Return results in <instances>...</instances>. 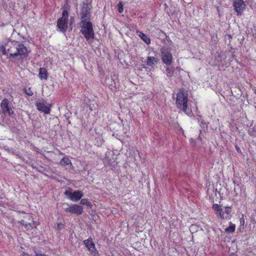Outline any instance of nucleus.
I'll return each mask as SVG.
<instances>
[{"instance_id": "nucleus-1", "label": "nucleus", "mask_w": 256, "mask_h": 256, "mask_svg": "<svg viewBox=\"0 0 256 256\" xmlns=\"http://www.w3.org/2000/svg\"><path fill=\"white\" fill-rule=\"evenodd\" d=\"M0 52L7 55L9 58H24L28 56L27 48L18 42L12 43L7 50L4 46H0Z\"/></svg>"}, {"instance_id": "nucleus-2", "label": "nucleus", "mask_w": 256, "mask_h": 256, "mask_svg": "<svg viewBox=\"0 0 256 256\" xmlns=\"http://www.w3.org/2000/svg\"><path fill=\"white\" fill-rule=\"evenodd\" d=\"M90 12L88 11L82 12L81 16L82 20L80 22V32L87 41L90 39H94L95 36L93 26L90 21Z\"/></svg>"}, {"instance_id": "nucleus-3", "label": "nucleus", "mask_w": 256, "mask_h": 256, "mask_svg": "<svg viewBox=\"0 0 256 256\" xmlns=\"http://www.w3.org/2000/svg\"><path fill=\"white\" fill-rule=\"evenodd\" d=\"M176 105L178 109L188 114L186 112L188 107V94L183 88L180 89L176 94Z\"/></svg>"}, {"instance_id": "nucleus-4", "label": "nucleus", "mask_w": 256, "mask_h": 256, "mask_svg": "<svg viewBox=\"0 0 256 256\" xmlns=\"http://www.w3.org/2000/svg\"><path fill=\"white\" fill-rule=\"evenodd\" d=\"M68 12L66 10H63L62 18L57 21L56 26L60 32H66L68 27Z\"/></svg>"}, {"instance_id": "nucleus-5", "label": "nucleus", "mask_w": 256, "mask_h": 256, "mask_svg": "<svg viewBox=\"0 0 256 256\" xmlns=\"http://www.w3.org/2000/svg\"><path fill=\"white\" fill-rule=\"evenodd\" d=\"M160 53L162 62L167 66H170L173 60L171 49L168 47H162Z\"/></svg>"}, {"instance_id": "nucleus-6", "label": "nucleus", "mask_w": 256, "mask_h": 256, "mask_svg": "<svg viewBox=\"0 0 256 256\" xmlns=\"http://www.w3.org/2000/svg\"><path fill=\"white\" fill-rule=\"evenodd\" d=\"M68 206L64 208V212H68L71 214L80 216L84 212L83 207L80 205L76 204L70 205L68 204Z\"/></svg>"}, {"instance_id": "nucleus-7", "label": "nucleus", "mask_w": 256, "mask_h": 256, "mask_svg": "<svg viewBox=\"0 0 256 256\" xmlns=\"http://www.w3.org/2000/svg\"><path fill=\"white\" fill-rule=\"evenodd\" d=\"M0 107L4 114H8L10 116L14 114L12 104L7 98H4L2 100Z\"/></svg>"}, {"instance_id": "nucleus-8", "label": "nucleus", "mask_w": 256, "mask_h": 256, "mask_svg": "<svg viewBox=\"0 0 256 256\" xmlns=\"http://www.w3.org/2000/svg\"><path fill=\"white\" fill-rule=\"evenodd\" d=\"M24 219L19 222L20 224L24 226L28 230L32 229L34 227L36 228V226H34V222L32 217L28 214L24 217Z\"/></svg>"}, {"instance_id": "nucleus-9", "label": "nucleus", "mask_w": 256, "mask_h": 256, "mask_svg": "<svg viewBox=\"0 0 256 256\" xmlns=\"http://www.w3.org/2000/svg\"><path fill=\"white\" fill-rule=\"evenodd\" d=\"M86 247L93 256H96L98 254V252L96 248L95 244L92 238H89L83 242Z\"/></svg>"}, {"instance_id": "nucleus-10", "label": "nucleus", "mask_w": 256, "mask_h": 256, "mask_svg": "<svg viewBox=\"0 0 256 256\" xmlns=\"http://www.w3.org/2000/svg\"><path fill=\"white\" fill-rule=\"evenodd\" d=\"M64 194L70 200L74 202L80 200L84 195L83 192L79 190H75L73 192H71V188L66 190Z\"/></svg>"}, {"instance_id": "nucleus-11", "label": "nucleus", "mask_w": 256, "mask_h": 256, "mask_svg": "<svg viewBox=\"0 0 256 256\" xmlns=\"http://www.w3.org/2000/svg\"><path fill=\"white\" fill-rule=\"evenodd\" d=\"M46 102L44 100H38L36 103V109L40 112H43L44 114H48L50 112L51 104H48V106L46 105Z\"/></svg>"}, {"instance_id": "nucleus-12", "label": "nucleus", "mask_w": 256, "mask_h": 256, "mask_svg": "<svg viewBox=\"0 0 256 256\" xmlns=\"http://www.w3.org/2000/svg\"><path fill=\"white\" fill-rule=\"evenodd\" d=\"M233 6L238 16L242 15L246 8V4L244 0H233Z\"/></svg>"}, {"instance_id": "nucleus-13", "label": "nucleus", "mask_w": 256, "mask_h": 256, "mask_svg": "<svg viewBox=\"0 0 256 256\" xmlns=\"http://www.w3.org/2000/svg\"><path fill=\"white\" fill-rule=\"evenodd\" d=\"M212 208L218 216L220 217L222 219L224 218V212H223L220 205L218 204H214L212 206Z\"/></svg>"}, {"instance_id": "nucleus-14", "label": "nucleus", "mask_w": 256, "mask_h": 256, "mask_svg": "<svg viewBox=\"0 0 256 256\" xmlns=\"http://www.w3.org/2000/svg\"><path fill=\"white\" fill-rule=\"evenodd\" d=\"M48 72L46 68H40L39 69L38 77L41 80H46L48 76Z\"/></svg>"}, {"instance_id": "nucleus-15", "label": "nucleus", "mask_w": 256, "mask_h": 256, "mask_svg": "<svg viewBox=\"0 0 256 256\" xmlns=\"http://www.w3.org/2000/svg\"><path fill=\"white\" fill-rule=\"evenodd\" d=\"M158 62V58L154 56H148L146 59V64L150 66H154Z\"/></svg>"}, {"instance_id": "nucleus-16", "label": "nucleus", "mask_w": 256, "mask_h": 256, "mask_svg": "<svg viewBox=\"0 0 256 256\" xmlns=\"http://www.w3.org/2000/svg\"><path fill=\"white\" fill-rule=\"evenodd\" d=\"M138 36L146 43L148 44L150 43V38L144 33L141 32H138Z\"/></svg>"}, {"instance_id": "nucleus-17", "label": "nucleus", "mask_w": 256, "mask_h": 256, "mask_svg": "<svg viewBox=\"0 0 256 256\" xmlns=\"http://www.w3.org/2000/svg\"><path fill=\"white\" fill-rule=\"evenodd\" d=\"M60 164L62 166L70 165L72 166V163L68 157H64L60 161Z\"/></svg>"}, {"instance_id": "nucleus-18", "label": "nucleus", "mask_w": 256, "mask_h": 256, "mask_svg": "<svg viewBox=\"0 0 256 256\" xmlns=\"http://www.w3.org/2000/svg\"><path fill=\"white\" fill-rule=\"evenodd\" d=\"M174 68H168V67L166 69V74L169 78H171L174 76Z\"/></svg>"}, {"instance_id": "nucleus-19", "label": "nucleus", "mask_w": 256, "mask_h": 256, "mask_svg": "<svg viewBox=\"0 0 256 256\" xmlns=\"http://www.w3.org/2000/svg\"><path fill=\"white\" fill-rule=\"evenodd\" d=\"M236 226L234 224L230 223V226L225 230V232L227 233H232L235 231Z\"/></svg>"}, {"instance_id": "nucleus-20", "label": "nucleus", "mask_w": 256, "mask_h": 256, "mask_svg": "<svg viewBox=\"0 0 256 256\" xmlns=\"http://www.w3.org/2000/svg\"><path fill=\"white\" fill-rule=\"evenodd\" d=\"M80 204L82 205H86L88 206H91L92 203L91 202L88 201V200L86 198H82L80 200Z\"/></svg>"}, {"instance_id": "nucleus-21", "label": "nucleus", "mask_w": 256, "mask_h": 256, "mask_svg": "<svg viewBox=\"0 0 256 256\" xmlns=\"http://www.w3.org/2000/svg\"><path fill=\"white\" fill-rule=\"evenodd\" d=\"M112 81L111 83L108 84L110 86H112L114 84H115L116 82L114 80H118V75L117 74H114L112 76Z\"/></svg>"}, {"instance_id": "nucleus-22", "label": "nucleus", "mask_w": 256, "mask_h": 256, "mask_svg": "<svg viewBox=\"0 0 256 256\" xmlns=\"http://www.w3.org/2000/svg\"><path fill=\"white\" fill-rule=\"evenodd\" d=\"M24 91L25 94L28 96H32L34 94L33 92L31 90L30 88H28V90L24 88Z\"/></svg>"}, {"instance_id": "nucleus-23", "label": "nucleus", "mask_w": 256, "mask_h": 256, "mask_svg": "<svg viewBox=\"0 0 256 256\" xmlns=\"http://www.w3.org/2000/svg\"><path fill=\"white\" fill-rule=\"evenodd\" d=\"M232 208L231 206H226L224 212L227 215H230V214L232 212Z\"/></svg>"}, {"instance_id": "nucleus-24", "label": "nucleus", "mask_w": 256, "mask_h": 256, "mask_svg": "<svg viewBox=\"0 0 256 256\" xmlns=\"http://www.w3.org/2000/svg\"><path fill=\"white\" fill-rule=\"evenodd\" d=\"M118 12L120 13H122L123 12L124 9H123V4L122 2H120L118 4Z\"/></svg>"}, {"instance_id": "nucleus-25", "label": "nucleus", "mask_w": 256, "mask_h": 256, "mask_svg": "<svg viewBox=\"0 0 256 256\" xmlns=\"http://www.w3.org/2000/svg\"><path fill=\"white\" fill-rule=\"evenodd\" d=\"M62 226H64V224L61 222L56 224V228L58 230H60Z\"/></svg>"}, {"instance_id": "nucleus-26", "label": "nucleus", "mask_w": 256, "mask_h": 256, "mask_svg": "<svg viewBox=\"0 0 256 256\" xmlns=\"http://www.w3.org/2000/svg\"><path fill=\"white\" fill-rule=\"evenodd\" d=\"M36 252V256H48L44 254H40L36 253V252Z\"/></svg>"}, {"instance_id": "nucleus-27", "label": "nucleus", "mask_w": 256, "mask_h": 256, "mask_svg": "<svg viewBox=\"0 0 256 256\" xmlns=\"http://www.w3.org/2000/svg\"><path fill=\"white\" fill-rule=\"evenodd\" d=\"M116 164H117V162H115V161H114V162H112V164H111V166L114 167V166H115Z\"/></svg>"}, {"instance_id": "nucleus-28", "label": "nucleus", "mask_w": 256, "mask_h": 256, "mask_svg": "<svg viewBox=\"0 0 256 256\" xmlns=\"http://www.w3.org/2000/svg\"><path fill=\"white\" fill-rule=\"evenodd\" d=\"M236 148L238 152H240V150L238 146H236Z\"/></svg>"}]
</instances>
